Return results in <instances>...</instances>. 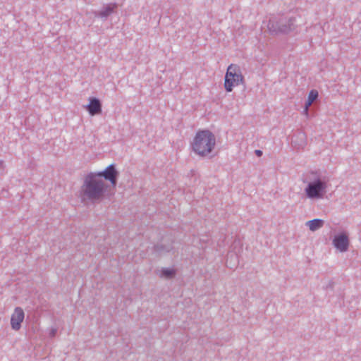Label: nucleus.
<instances>
[{
  "instance_id": "nucleus-4",
  "label": "nucleus",
  "mask_w": 361,
  "mask_h": 361,
  "mask_svg": "<svg viewBox=\"0 0 361 361\" xmlns=\"http://www.w3.org/2000/svg\"><path fill=\"white\" fill-rule=\"evenodd\" d=\"M326 185L321 180L310 183L305 189L306 194L310 198H320L325 191Z\"/></svg>"
},
{
  "instance_id": "nucleus-15",
  "label": "nucleus",
  "mask_w": 361,
  "mask_h": 361,
  "mask_svg": "<svg viewBox=\"0 0 361 361\" xmlns=\"http://www.w3.org/2000/svg\"><path fill=\"white\" fill-rule=\"evenodd\" d=\"M280 30H281V32H287V31H288V30H287L286 28H281Z\"/></svg>"
},
{
  "instance_id": "nucleus-11",
  "label": "nucleus",
  "mask_w": 361,
  "mask_h": 361,
  "mask_svg": "<svg viewBox=\"0 0 361 361\" xmlns=\"http://www.w3.org/2000/svg\"><path fill=\"white\" fill-rule=\"evenodd\" d=\"M318 97V92L316 90H312L308 95L307 101L311 102L312 104L314 100Z\"/></svg>"
},
{
  "instance_id": "nucleus-5",
  "label": "nucleus",
  "mask_w": 361,
  "mask_h": 361,
  "mask_svg": "<svg viewBox=\"0 0 361 361\" xmlns=\"http://www.w3.org/2000/svg\"><path fill=\"white\" fill-rule=\"evenodd\" d=\"M93 176H99L100 178L102 179L104 177L106 180H108L111 182L113 188H115L116 184V178L118 176V172L115 169V167L113 164L109 165L103 172L98 173L97 174H93Z\"/></svg>"
},
{
  "instance_id": "nucleus-14",
  "label": "nucleus",
  "mask_w": 361,
  "mask_h": 361,
  "mask_svg": "<svg viewBox=\"0 0 361 361\" xmlns=\"http://www.w3.org/2000/svg\"><path fill=\"white\" fill-rule=\"evenodd\" d=\"M255 153H256V154H257V156H261V155H262V151H260V150H256V151H255Z\"/></svg>"
},
{
  "instance_id": "nucleus-8",
  "label": "nucleus",
  "mask_w": 361,
  "mask_h": 361,
  "mask_svg": "<svg viewBox=\"0 0 361 361\" xmlns=\"http://www.w3.org/2000/svg\"><path fill=\"white\" fill-rule=\"evenodd\" d=\"M87 109L90 114L92 116L100 114L102 111V108L99 99L96 98L90 99V104L87 106Z\"/></svg>"
},
{
  "instance_id": "nucleus-13",
  "label": "nucleus",
  "mask_w": 361,
  "mask_h": 361,
  "mask_svg": "<svg viewBox=\"0 0 361 361\" xmlns=\"http://www.w3.org/2000/svg\"><path fill=\"white\" fill-rule=\"evenodd\" d=\"M311 104H312V103L307 100L305 106V109H304V112L306 115H307V114H308V109L311 106Z\"/></svg>"
},
{
  "instance_id": "nucleus-12",
  "label": "nucleus",
  "mask_w": 361,
  "mask_h": 361,
  "mask_svg": "<svg viewBox=\"0 0 361 361\" xmlns=\"http://www.w3.org/2000/svg\"><path fill=\"white\" fill-rule=\"evenodd\" d=\"M113 10H114V6H108L104 8V10L102 11V14L104 16H106L109 15L110 13H111L113 12Z\"/></svg>"
},
{
  "instance_id": "nucleus-2",
  "label": "nucleus",
  "mask_w": 361,
  "mask_h": 361,
  "mask_svg": "<svg viewBox=\"0 0 361 361\" xmlns=\"http://www.w3.org/2000/svg\"><path fill=\"white\" fill-rule=\"evenodd\" d=\"M82 198L84 200H96L100 199L104 192V184L99 176L88 175L82 186Z\"/></svg>"
},
{
  "instance_id": "nucleus-3",
  "label": "nucleus",
  "mask_w": 361,
  "mask_h": 361,
  "mask_svg": "<svg viewBox=\"0 0 361 361\" xmlns=\"http://www.w3.org/2000/svg\"><path fill=\"white\" fill-rule=\"evenodd\" d=\"M244 77L240 67L236 64L228 66L224 80V87L226 92H231L235 87L243 84Z\"/></svg>"
},
{
  "instance_id": "nucleus-7",
  "label": "nucleus",
  "mask_w": 361,
  "mask_h": 361,
  "mask_svg": "<svg viewBox=\"0 0 361 361\" xmlns=\"http://www.w3.org/2000/svg\"><path fill=\"white\" fill-rule=\"evenodd\" d=\"M333 244L335 247L341 252L345 251L348 247V236L344 233L335 236L333 240Z\"/></svg>"
},
{
  "instance_id": "nucleus-10",
  "label": "nucleus",
  "mask_w": 361,
  "mask_h": 361,
  "mask_svg": "<svg viewBox=\"0 0 361 361\" xmlns=\"http://www.w3.org/2000/svg\"><path fill=\"white\" fill-rule=\"evenodd\" d=\"M175 271L173 269H168L161 271V276L166 279L171 278L174 276Z\"/></svg>"
},
{
  "instance_id": "nucleus-9",
  "label": "nucleus",
  "mask_w": 361,
  "mask_h": 361,
  "mask_svg": "<svg viewBox=\"0 0 361 361\" xmlns=\"http://www.w3.org/2000/svg\"><path fill=\"white\" fill-rule=\"evenodd\" d=\"M307 225L308 226L310 230L314 231L323 226L324 221L322 219H313L307 221Z\"/></svg>"
},
{
  "instance_id": "nucleus-6",
  "label": "nucleus",
  "mask_w": 361,
  "mask_h": 361,
  "mask_svg": "<svg viewBox=\"0 0 361 361\" xmlns=\"http://www.w3.org/2000/svg\"><path fill=\"white\" fill-rule=\"evenodd\" d=\"M25 317V314L22 308L16 307L14 310L13 313L11 315V324L13 329L17 331L19 330L21 326V323L23 322Z\"/></svg>"
},
{
  "instance_id": "nucleus-1",
  "label": "nucleus",
  "mask_w": 361,
  "mask_h": 361,
  "mask_svg": "<svg viewBox=\"0 0 361 361\" xmlns=\"http://www.w3.org/2000/svg\"><path fill=\"white\" fill-rule=\"evenodd\" d=\"M192 152L202 157L212 154L216 146L215 135L209 130H198L190 144Z\"/></svg>"
}]
</instances>
